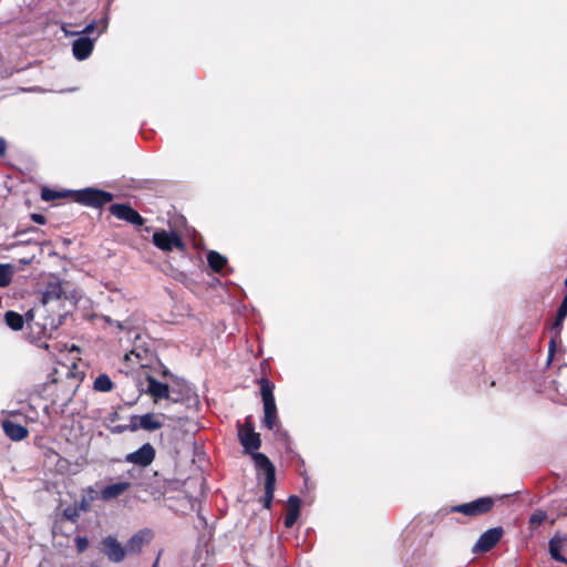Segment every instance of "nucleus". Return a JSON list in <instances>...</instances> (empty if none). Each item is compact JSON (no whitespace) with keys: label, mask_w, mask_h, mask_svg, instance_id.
I'll use <instances>...</instances> for the list:
<instances>
[{"label":"nucleus","mask_w":567,"mask_h":567,"mask_svg":"<svg viewBox=\"0 0 567 567\" xmlns=\"http://www.w3.org/2000/svg\"><path fill=\"white\" fill-rule=\"evenodd\" d=\"M64 299H66V292L62 282L59 280L48 282L41 296V307L37 309L42 315V321L37 322V326L41 328L44 337L51 338L61 327L64 316L60 310Z\"/></svg>","instance_id":"obj_1"},{"label":"nucleus","mask_w":567,"mask_h":567,"mask_svg":"<svg viewBox=\"0 0 567 567\" xmlns=\"http://www.w3.org/2000/svg\"><path fill=\"white\" fill-rule=\"evenodd\" d=\"M260 384V394L264 403L262 425L268 430H274L278 424V412L274 395L275 384L267 378L258 380Z\"/></svg>","instance_id":"obj_2"},{"label":"nucleus","mask_w":567,"mask_h":567,"mask_svg":"<svg viewBox=\"0 0 567 567\" xmlns=\"http://www.w3.org/2000/svg\"><path fill=\"white\" fill-rule=\"evenodd\" d=\"M254 463L258 471H264L265 473V495L261 502L264 508L270 509L276 488V467L264 453L255 454Z\"/></svg>","instance_id":"obj_3"},{"label":"nucleus","mask_w":567,"mask_h":567,"mask_svg":"<svg viewBox=\"0 0 567 567\" xmlns=\"http://www.w3.org/2000/svg\"><path fill=\"white\" fill-rule=\"evenodd\" d=\"M254 463L258 471H264L265 473V495L261 502L264 508L270 509L276 488V467L264 453L255 454Z\"/></svg>","instance_id":"obj_4"},{"label":"nucleus","mask_w":567,"mask_h":567,"mask_svg":"<svg viewBox=\"0 0 567 567\" xmlns=\"http://www.w3.org/2000/svg\"><path fill=\"white\" fill-rule=\"evenodd\" d=\"M70 196L75 203L92 208H102L114 198L112 193L94 187L71 190Z\"/></svg>","instance_id":"obj_5"},{"label":"nucleus","mask_w":567,"mask_h":567,"mask_svg":"<svg viewBox=\"0 0 567 567\" xmlns=\"http://www.w3.org/2000/svg\"><path fill=\"white\" fill-rule=\"evenodd\" d=\"M237 435L245 453L250 454L254 458V455L259 453L258 450L261 446V439L260 434L255 432L252 417L250 415L245 419L244 423L238 422Z\"/></svg>","instance_id":"obj_6"},{"label":"nucleus","mask_w":567,"mask_h":567,"mask_svg":"<svg viewBox=\"0 0 567 567\" xmlns=\"http://www.w3.org/2000/svg\"><path fill=\"white\" fill-rule=\"evenodd\" d=\"M496 499L492 496L478 497L472 502L451 506L449 513H460L468 517H478L493 511Z\"/></svg>","instance_id":"obj_7"},{"label":"nucleus","mask_w":567,"mask_h":567,"mask_svg":"<svg viewBox=\"0 0 567 567\" xmlns=\"http://www.w3.org/2000/svg\"><path fill=\"white\" fill-rule=\"evenodd\" d=\"M152 241L155 247L165 252L173 251L174 249L178 251L186 250V244L176 231L156 230L153 234Z\"/></svg>","instance_id":"obj_8"},{"label":"nucleus","mask_w":567,"mask_h":567,"mask_svg":"<svg viewBox=\"0 0 567 567\" xmlns=\"http://www.w3.org/2000/svg\"><path fill=\"white\" fill-rule=\"evenodd\" d=\"M505 534L502 526L485 530L472 547V554L482 555L491 551L501 542Z\"/></svg>","instance_id":"obj_9"},{"label":"nucleus","mask_w":567,"mask_h":567,"mask_svg":"<svg viewBox=\"0 0 567 567\" xmlns=\"http://www.w3.org/2000/svg\"><path fill=\"white\" fill-rule=\"evenodd\" d=\"M106 28H107V21L105 19V20L101 21V28H100L96 37L90 38V37L81 35L80 38L74 40L72 43V52H73L74 58L79 61H83V60L87 59L94 49V43H95L96 39L99 38L100 34L105 32Z\"/></svg>","instance_id":"obj_10"},{"label":"nucleus","mask_w":567,"mask_h":567,"mask_svg":"<svg viewBox=\"0 0 567 567\" xmlns=\"http://www.w3.org/2000/svg\"><path fill=\"white\" fill-rule=\"evenodd\" d=\"M109 212L117 219L124 220L134 226H143L145 223V218H143L130 204H112L109 207Z\"/></svg>","instance_id":"obj_11"},{"label":"nucleus","mask_w":567,"mask_h":567,"mask_svg":"<svg viewBox=\"0 0 567 567\" xmlns=\"http://www.w3.org/2000/svg\"><path fill=\"white\" fill-rule=\"evenodd\" d=\"M155 456V447L151 443H145L138 450L126 454L124 461L144 468L154 462Z\"/></svg>","instance_id":"obj_12"},{"label":"nucleus","mask_w":567,"mask_h":567,"mask_svg":"<svg viewBox=\"0 0 567 567\" xmlns=\"http://www.w3.org/2000/svg\"><path fill=\"white\" fill-rule=\"evenodd\" d=\"M162 426L163 422H161L155 414L146 413L143 415H133L128 424V430L132 432H135L138 429L145 431H156L159 430Z\"/></svg>","instance_id":"obj_13"},{"label":"nucleus","mask_w":567,"mask_h":567,"mask_svg":"<svg viewBox=\"0 0 567 567\" xmlns=\"http://www.w3.org/2000/svg\"><path fill=\"white\" fill-rule=\"evenodd\" d=\"M146 382V393L152 398L154 403H158L162 400H168L172 393L168 384L159 382L153 375H147Z\"/></svg>","instance_id":"obj_14"},{"label":"nucleus","mask_w":567,"mask_h":567,"mask_svg":"<svg viewBox=\"0 0 567 567\" xmlns=\"http://www.w3.org/2000/svg\"><path fill=\"white\" fill-rule=\"evenodd\" d=\"M102 551L109 560L120 563L125 558L126 547H123L115 537L107 536L102 540Z\"/></svg>","instance_id":"obj_15"},{"label":"nucleus","mask_w":567,"mask_h":567,"mask_svg":"<svg viewBox=\"0 0 567 567\" xmlns=\"http://www.w3.org/2000/svg\"><path fill=\"white\" fill-rule=\"evenodd\" d=\"M153 538V532L148 528L141 529L135 533L126 543V551L128 554H138L142 548Z\"/></svg>","instance_id":"obj_16"},{"label":"nucleus","mask_w":567,"mask_h":567,"mask_svg":"<svg viewBox=\"0 0 567 567\" xmlns=\"http://www.w3.org/2000/svg\"><path fill=\"white\" fill-rule=\"evenodd\" d=\"M301 499L297 495H291L287 502V511L284 519V525L286 528H291L299 515H300Z\"/></svg>","instance_id":"obj_17"},{"label":"nucleus","mask_w":567,"mask_h":567,"mask_svg":"<svg viewBox=\"0 0 567 567\" xmlns=\"http://www.w3.org/2000/svg\"><path fill=\"white\" fill-rule=\"evenodd\" d=\"M153 359V353L144 348H134L124 355V360L132 362L141 368L148 367Z\"/></svg>","instance_id":"obj_18"},{"label":"nucleus","mask_w":567,"mask_h":567,"mask_svg":"<svg viewBox=\"0 0 567 567\" xmlns=\"http://www.w3.org/2000/svg\"><path fill=\"white\" fill-rule=\"evenodd\" d=\"M132 484L130 482H117L103 487L100 492V497L103 501L115 499L118 496L123 495L131 488Z\"/></svg>","instance_id":"obj_19"},{"label":"nucleus","mask_w":567,"mask_h":567,"mask_svg":"<svg viewBox=\"0 0 567 567\" xmlns=\"http://www.w3.org/2000/svg\"><path fill=\"white\" fill-rule=\"evenodd\" d=\"M2 429L4 434L12 441H21L29 435V431L25 426L10 420L2 422Z\"/></svg>","instance_id":"obj_20"},{"label":"nucleus","mask_w":567,"mask_h":567,"mask_svg":"<svg viewBox=\"0 0 567 567\" xmlns=\"http://www.w3.org/2000/svg\"><path fill=\"white\" fill-rule=\"evenodd\" d=\"M566 540H567L566 537L555 535L550 538V540L548 543V549H549L550 557L554 560L564 563L567 565V558L564 555H561V553H560Z\"/></svg>","instance_id":"obj_21"},{"label":"nucleus","mask_w":567,"mask_h":567,"mask_svg":"<svg viewBox=\"0 0 567 567\" xmlns=\"http://www.w3.org/2000/svg\"><path fill=\"white\" fill-rule=\"evenodd\" d=\"M171 391L172 393L168 401L173 403L188 401L192 393L190 388L185 383H177L175 386H171Z\"/></svg>","instance_id":"obj_22"},{"label":"nucleus","mask_w":567,"mask_h":567,"mask_svg":"<svg viewBox=\"0 0 567 567\" xmlns=\"http://www.w3.org/2000/svg\"><path fill=\"white\" fill-rule=\"evenodd\" d=\"M567 317V296L564 297L560 306L557 309V313L554 322L551 323V331H556V337H559L563 330V322Z\"/></svg>","instance_id":"obj_23"},{"label":"nucleus","mask_w":567,"mask_h":567,"mask_svg":"<svg viewBox=\"0 0 567 567\" xmlns=\"http://www.w3.org/2000/svg\"><path fill=\"white\" fill-rule=\"evenodd\" d=\"M207 262L213 271L220 272L227 264V258L218 251L210 250L207 254Z\"/></svg>","instance_id":"obj_24"},{"label":"nucleus","mask_w":567,"mask_h":567,"mask_svg":"<svg viewBox=\"0 0 567 567\" xmlns=\"http://www.w3.org/2000/svg\"><path fill=\"white\" fill-rule=\"evenodd\" d=\"M4 322L10 329L20 331L24 326V317L13 310H8L4 313Z\"/></svg>","instance_id":"obj_25"},{"label":"nucleus","mask_w":567,"mask_h":567,"mask_svg":"<svg viewBox=\"0 0 567 567\" xmlns=\"http://www.w3.org/2000/svg\"><path fill=\"white\" fill-rule=\"evenodd\" d=\"M547 513L543 509H536L534 513L529 516L528 519V526L530 530H536L546 519H547Z\"/></svg>","instance_id":"obj_26"},{"label":"nucleus","mask_w":567,"mask_h":567,"mask_svg":"<svg viewBox=\"0 0 567 567\" xmlns=\"http://www.w3.org/2000/svg\"><path fill=\"white\" fill-rule=\"evenodd\" d=\"M114 383L107 374H100L94 381V390L100 392H110Z\"/></svg>","instance_id":"obj_27"},{"label":"nucleus","mask_w":567,"mask_h":567,"mask_svg":"<svg viewBox=\"0 0 567 567\" xmlns=\"http://www.w3.org/2000/svg\"><path fill=\"white\" fill-rule=\"evenodd\" d=\"M12 280V268L8 264H0V287H7Z\"/></svg>","instance_id":"obj_28"},{"label":"nucleus","mask_w":567,"mask_h":567,"mask_svg":"<svg viewBox=\"0 0 567 567\" xmlns=\"http://www.w3.org/2000/svg\"><path fill=\"white\" fill-rule=\"evenodd\" d=\"M65 196H70V192L61 193V192H56L54 189H50V188H47V187H44L42 189V192H41V197L45 202L53 200V199H56V198H62V197H65Z\"/></svg>","instance_id":"obj_29"},{"label":"nucleus","mask_w":567,"mask_h":567,"mask_svg":"<svg viewBox=\"0 0 567 567\" xmlns=\"http://www.w3.org/2000/svg\"><path fill=\"white\" fill-rule=\"evenodd\" d=\"M80 513L81 512L79 511V508L75 505L74 506H68L63 511V516L68 520L72 522V523H75L79 519V517H80Z\"/></svg>","instance_id":"obj_30"},{"label":"nucleus","mask_w":567,"mask_h":567,"mask_svg":"<svg viewBox=\"0 0 567 567\" xmlns=\"http://www.w3.org/2000/svg\"><path fill=\"white\" fill-rule=\"evenodd\" d=\"M75 545L80 553L84 551L89 547V539L86 537L78 536L75 538Z\"/></svg>","instance_id":"obj_31"},{"label":"nucleus","mask_w":567,"mask_h":567,"mask_svg":"<svg viewBox=\"0 0 567 567\" xmlns=\"http://www.w3.org/2000/svg\"><path fill=\"white\" fill-rule=\"evenodd\" d=\"M91 502L86 499V497H82L81 499L75 504V506L79 508L80 512H89L91 509Z\"/></svg>","instance_id":"obj_32"},{"label":"nucleus","mask_w":567,"mask_h":567,"mask_svg":"<svg viewBox=\"0 0 567 567\" xmlns=\"http://www.w3.org/2000/svg\"><path fill=\"white\" fill-rule=\"evenodd\" d=\"M82 497H86L89 502H93L97 497V492L93 487H87L83 491Z\"/></svg>","instance_id":"obj_33"},{"label":"nucleus","mask_w":567,"mask_h":567,"mask_svg":"<svg viewBox=\"0 0 567 567\" xmlns=\"http://www.w3.org/2000/svg\"><path fill=\"white\" fill-rule=\"evenodd\" d=\"M97 25H99L97 22L95 20H93L82 31L76 32V33L78 34H85V37H87V34L93 33L97 29Z\"/></svg>","instance_id":"obj_34"},{"label":"nucleus","mask_w":567,"mask_h":567,"mask_svg":"<svg viewBox=\"0 0 567 567\" xmlns=\"http://www.w3.org/2000/svg\"><path fill=\"white\" fill-rule=\"evenodd\" d=\"M559 337H556V331H554V337H551L550 341H549V344H548V359L551 360L554 354H555V351H556V340L558 339Z\"/></svg>","instance_id":"obj_35"},{"label":"nucleus","mask_w":567,"mask_h":567,"mask_svg":"<svg viewBox=\"0 0 567 567\" xmlns=\"http://www.w3.org/2000/svg\"><path fill=\"white\" fill-rule=\"evenodd\" d=\"M31 219L37 223V224H40V225H44L45 221H47V218L41 215V214H32L31 215Z\"/></svg>","instance_id":"obj_36"},{"label":"nucleus","mask_w":567,"mask_h":567,"mask_svg":"<svg viewBox=\"0 0 567 567\" xmlns=\"http://www.w3.org/2000/svg\"><path fill=\"white\" fill-rule=\"evenodd\" d=\"M7 152V142L0 137V156H3Z\"/></svg>","instance_id":"obj_37"},{"label":"nucleus","mask_w":567,"mask_h":567,"mask_svg":"<svg viewBox=\"0 0 567 567\" xmlns=\"http://www.w3.org/2000/svg\"><path fill=\"white\" fill-rule=\"evenodd\" d=\"M33 311L32 310H29L27 313H25V318H24V322H28L30 323L32 320H33Z\"/></svg>","instance_id":"obj_38"},{"label":"nucleus","mask_w":567,"mask_h":567,"mask_svg":"<svg viewBox=\"0 0 567 567\" xmlns=\"http://www.w3.org/2000/svg\"><path fill=\"white\" fill-rule=\"evenodd\" d=\"M124 430H128V425L127 426L118 425V426L115 427L114 432L120 433V432H123Z\"/></svg>","instance_id":"obj_39"},{"label":"nucleus","mask_w":567,"mask_h":567,"mask_svg":"<svg viewBox=\"0 0 567 567\" xmlns=\"http://www.w3.org/2000/svg\"><path fill=\"white\" fill-rule=\"evenodd\" d=\"M161 555H162V550H159V553H158V555H157V557H156V560H155V563H154L153 567H157V566H158V561H159V557H161Z\"/></svg>","instance_id":"obj_40"},{"label":"nucleus","mask_w":567,"mask_h":567,"mask_svg":"<svg viewBox=\"0 0 567 567\" xmlns=\"http://www.w3.org/2000/svg\"><path fill=\"white\" fill-rule=\"evenodd\" d=\"M115 324H116V327H117L120 330H123V329H124V326H123V323H122V322H120V321H115Z\"/></svg>","instance_id":"obj_41"},{"label":"nucleus","mask_w":567,"mask_h":567,"mask_svg":"<svg viewBox=\"0 0 567 567\" xmlns=\"http://www.w3.org/2000/svg\"><path fill=\"white\" fill-rule=\"evenodd\" d=\"M106 322L111 323L113 322L109 317L105 318Z\"/></svg>","instance_id":"obj_42"}]
</instances>
